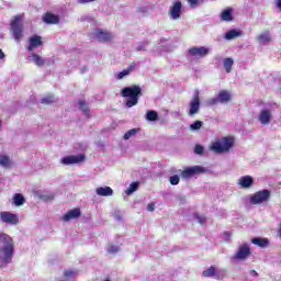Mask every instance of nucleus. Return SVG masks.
Here are the masks:
<instances>
[{
  "instance_id": "c9c22d12",
  "label": "nucleus",
  "mask_w": 281,
  "mask_h": 281,
  "mask_svg": "<svg viewBox=\"0 0 281 281\" xmlns=\"http://www.w3.org/2000/svg\"><path fill=\"white\" fill-rule=\"evenodd\" d=\"M42 104H54L55 100H54V95H47L45 98L42 99Z\"/></svg>"
},
{
  "instance_id": "37998d69",
  "label": "nucleus",
  "mask_w": 281,
  "mask_h": 281,
  "mask_svg": "<svg viewBox=\"0 0 281 281\" xmlns=\"http://www.w3.org/2000/svg\"><path fill=\"white\" fill-rule=\"evenodd\" d=\"M201 0H188V3L191 8H196Z\"/></svg>"
},
{
  "instance_id": "f704fd0d",
  "label": "nucleus",
  "mask_w": 281,
  "mask_h": 281,
  "mask_svg": "<svg viewBox=\"0 0 281 281\" xmlns=\"http://www.w3.org/2000/svg\"><path fill=\"white\" fill-rule=\"evenodd\" d=\"M79 108L86 113L89 114V106L85 100H79Z\"/></svg>"
},
{
  "instance_id": "49530a36",
  "label": "nucleus",
  "mask_w": 281,
  "mask_h": 281,
  "mask_svg": "<svg viewBox=\"0 0 281 281\" xmlns=\"http://www.w3.org/2000/svg\"><path fill=\"white\" fill-rule=\"evenodd\" d=\"M3 58H5V54H4L3 50L0 48V60H3Z\"/></svg>"
},
{
  "instance_id": "20e7f679",
  "label": "nucleus",
  "mask_w": 281,
  "mask_h": 281,
  "mask_svg": "<svg viewBox=\"0 0 281 281\" xmlns=\"http://www.w3.org/2000/svg\"><path fill=\"white\" fill-rule=\"evenodd\" d=\"M270 199L271 191L269 189H263L250 195V203L251 205H260L267 203Z\"/></svg>"
},
{
  "instance_id": "a19ab883",
  "label": "nucleus",
  "mask_w": 281,
  "mask_h": 281,
  "mask_svg": "<svg viewBox=\"0 0 281 281\" xmlns=\"http://www.w3.org/2000/svg\"><path fill=\"white\" fill-rule=\"evenodd\" d=\"M218 102H221L218 97L217 98H211V99H209L207 104L210 106H214V105L218 104Z\"/></svg>"
},
{
  "instance_id": "bb28decb",
  "label": "nucleus",
  "mask_w": 281,
  "mask_h": 281,
  "mask_svg": "<svg viewBox=\"0 0 281 281\" xmlns=\"http://www.w3.org/2000/svg\"><path fill=\"white\" fill-rule=\"evenodd\" d=\"M32 58H33V61L34 64L37 66V67H44L45 65V59H43V57H41L40 55H36V54H32Z\"/></svg>"
},
{
  "instance_id": "7ed1b4c3",
  "label": "nucleus",
  "mask_w": 281,
  "mask_h": 281,
  "mask_svg": "<svg viewBox=\"0 0 281 281\" xmlns=\"http://www.w3.org/2000/svg\"><path fill=\"white\" fill-rule=\"evenodd\" d=\"M234 148V138L223 137L222 142H213L211 144V150L217 155H223V153H229Z\"/></svg>"
},
{
  "instance_id": "c03bdc74",
  "label": "nucleus",
  "mask_w": 281,
  "mask_h": 281,
  "mask_svg": "<svg viewBox=\"0 0 281 281\" xmlns=\"http://www.w3.org/2000/svg\"><path fill=\"white\" fill-rule=\"evenodd\" d=\"M147 210H148V212H155V203H149L148 205H147Z\"/></svg>"
},
{
  "instance_id": "a878e982",
  "label": "nucleus",
  "mask_w": 281,
  "mask_h": 281,
  "mask_svg": "<svg viewBox=\"0 0 281 281\" xmlns=\"http://www.w3.org/2000/svg\"><path fill=\"white\" fill-rule=\"evenodd\" d=\"M202 276L203 278H212L216 276V268L214 266H211L209 269L202 272Z\"/></svg>"
},
{
  "instance_id": "8fccbe9b",
  "label": "nucleus",
  "mask_w": 281,
  "mask_h": 281,
  "mask_svg": "<svg viewBox=\"0 0 281 281\" xmlns=\"http://www.w3.org/2000/svg\"><path fill=\"white\" fill-rule=\"evenodd\" d=\"M49 201H54V194L49 195Z\"/></svg>"
},
{
  "instance_id": "6e6552de",
  "label": "nucleus",
  "mask_w": 281,
  "mask_h": 281,
  "mask_svg": "<svg viewBox=\"0 0 281 281\" xmlns=\"http://www.w3.org/2000/svg\"><path fill=\"white\" fill-rule=\"evenodd\" d=\"M199 109H201V97L199 95V92H196L189 104V115H196Z\"/></svg>"
},
{
  "instance_id": "393cba45",
  "label": "nucleus",
  "mask_w": 281,
  "mask_h": 281,
  "mask_svg": "<svg viewBox=\"0 0 281 281\" xmlns=\"http://www.w3.org/2000/svg\"><path fill=\"white\" fill-rule=\"evenodd\" d=\"M232 67H234V59L227 57L224 59V69L226 74H229L232 71Z\"/></svg>"
},
{
  "instance_id": "e433bc0d",
  "label": "nucleus",
  "mask_w": 281,
  "mask_h": 281,
  "mask_svg": "<svg viewBox=\"0 0 281 281\" xmlns=\"http://www.w3.org/2000/svg\"><path fill=\"white\" fill-rule=\"evenodd\" d=\"M108 254H117V251H120V247L113 245V244H110L108 246V249H106Z\"/></svg>"
},
{
  "instance_id": "c756f323",
  "label": "nucleus",
  "mask_w": 281,
  "mask_h": 281,
  "mask_svg": "<svg viewBox=\"0 0 281 281\" xmlns=\"http://www.w3.org/2000/svg\"><path fill=\"white\" fill-rule=\"evenodd\" d=\"M232 9H226L222 12V21H232Z\"/></svg>"
},
{
  "instance_id": "cd10ccee",
  "label": "nucleus",
  "mask_w": 281,
  "mask_h": 281,
  "mask_svg": "<svg viewBox=\"0 0 281 281\" xmlns=\"http://www.w3.org/2000/svg\"><path fill=\"white\" fill-rule=\"evenodd\" d=\"M133 69H135V66L131 65L127 69H124L121 72H119L117 80H122V78H125V76H130Z\"/></svg>"
},
{
  "instance_id": "473e14b6",
  "label": "nucleus",
  "mask_w": 281,
  "mask_h": 281,
  "mask_svg": "<svg viewBox=\"0 0 281 281\" xmlns=\"http://www.w3.org/2000/svg\"><path fill=\"white\" fill-rule=\"evenodd\" d=\"M135 135H137V130L132 128L124 134L123 139H131V137H133Z\"/></svg>"
},
{
  "instance_id": "9d476101",
  "label": "nucleus",
  "mask_w": 281,
  "mask_h": 281,
  "mask_svg": "<svg viewBox=\"0 0 281 281\" xmlns=\"http://www.w3.org/2000/svg\"><path fill=\"white\" fill-rule=\"evenodd\" d=\"M181 10H183V4L181 1H176L170 7L169 10V15L173 21H177V19H181Z\"/></svg>"
},
{
  "instance_id": "f3484780",
  "label": "nucleus",
  "mask_w": 281,
  "mask_h": 281,
  "mask_svg": "<svg viewBox=\"0 0 281 281\" xmlns=\"http://www.w3.org/2000/svg\"><path fill=\"white\" fill-rule=\"evenodd\" d=\"M81 211L80 209L76 207L74 210L68 211L64 217L63 221H65V223H69V221H71V218H80L81 216Z\"/></svg>"
},
{
  "instance_id": "4be33fe9",
  "label": "nucleus",
  "mask_w": 281,
  "mask_h": 281,
  "mask_svg": "<svg viewBox=\"0 0 281 281\" xmlns=\"http://www.w3.org/2000/svg\"><path fill=\"white\" fill-rule=\"evenodd\" d=\"M243 35V33L241 32H239V31H236V30H231V31H228L226 34H225V38L227 40V41H232V40H234V38H238V36H241Z\"/></svg>"
},
{
  "instance_id": "f8f14e48",
  "label": "nucleus",
  "mask_w": 281,
  "mask_h": 281,
  "mask_svg": "<svg viewBox=\"0 0 281 281\" xmlns=\"http://www.w3.org/2000/svg\"><path fill=\"white\" fill-rule=\"evenodd\" d=\"M188 54L189 56H200V58H203L210 54V49L205 46H201V47L193 46L189 48Z\"/></svg>"
},
{
  "instance_id": "1a4fd4ad",
  "label": "nucleus",
  "mask_w": 281,
  "mask_h": 281,
  "mask_svg": "<svg viewBox=\"0 0 281 281\" xmlns=\"http://www.w3.org/2000/svg\"><path fill=\"white\" fill-rule=\"evenodd\" d=\"M0 218L2 223H9V225H19V216L10 212H0Z\"/></svg>"
},
{
  "instance_id": "5701e85b",
  "label": "nucleus",
  "mask_w": 281,
  "mask_h": 281,
  "mask_svg": "<svg viewBox=\"0 0 281 281\" xmlns=\"http://www.w3.org/2000/svg\"><path fill=\"white\" fill-rule=\"evenodd\" d=\"M258 43H271V35L269 32L261 33L257 36Z\"/></svg>"
},
{
  "instance_id": "aec40b11",
  "label": "nucleus",
  "mask_w": 281,
  "mask_h": 281,
  "mask_svg": "<svg viewBox=\"0 0 281 281\" xmlns=\"http://www.w3.org/2000/svg\"><path fill=\"white\" fill-rule=\"evenodd\" d=\"M99 196H113V189L111 187H100L97 189Z\"/></svg>"
},
{
  "instance_id": "79ce46f5",
  "label": "nucleus",
  "mask_w": 281,
  "mask_h": 281,
  "mask_svg": "<svg viewBox=\"0 0 281 281\" xmlns=\"http://www.w3.org/2000/svg\"><path fill=\"white\" fill-rule=\"evenodd\" d=\"M194 153H195V155H203V153H204L203 146L202 145H195Z\"/></svg>"
},
{
  "instance_id": "a18cd8bd",
  "label": "nucleus",
  "mask_w": 281,
  "mask_h": 281,
  "mask_svg": "<svg viewBox=\"0 0 281 281\" xmlns=\"http://www.w3.org/2000/svg\"><path fill=\"white\" fill-rule=\"evenodd\" d=\"M95 0H78L79 3H91Z\"/></svg>"
},
{
  "instance_id": "2eb2a0df",
  "label": "nucleus",
  "mask_w": 281,
  "mask_h": 281,
  "mask_svg": "<svg viewBox=\"0 0 281 281\" xmlns=\"http://www.w3.org/2000/svg\"><path fill=\"white\" fill-rule=\"evenodd\" d=\"M43 21L46 25H58V23H60V18L52 12H46L43 15Z\"/></svg>"
},
{
  "instance_id": "ddd939ff",
  "label": "nucleus",
  "mask_w": 281,
  "mask_h": 281,
  "mask_svg": "<svg viewBox=\"0 0 281 281\" xmlns=\"http://www.w3.org/2000/svg\"><path fill=\"white\" fill-rule=\"evenodd\" d=\"M251 256V248L249 245L245 244L239 247L238 251L235 255L236 260H247Z\"/></svg>"
},
{
  "instance_id": "9b49d317",
  "label": "nucleus",
  "mask_w": 281,
  "mask_h": 281,
  "mask_svg": "<svg viewBox=\"0 0 281 281\" xmlns=\"http://www.w3.org/2000/svg\"><path fill=\"white\" fill-rule=\"evenodd\" d=\"M94 36L99 43H109L110 41H113V34L104 32L101 29L94 31Z\"/></svg>"
},
{
  "instance_id": "423d86ee",
  "label": "nucleus",
  "mask_w": 281,
  "mask_h": 281,
  "mask_svg": "<svg viewBox=\"0 0 281 281\" xmlns=\"http://www.w3.org/2000/svg\"><path fill=\"white\" fill-rule=\"evenodd\" d=\"M205 172V168L202 166H193V167H186L184 170L181 171L182 179H190L195 177V175H203Z\"/></svg>"
},
{
  "instance_id": "39448f33",
  "label": "nucleus",
  "mask_w": 281,
  "mask_h": 281,
  "mask_svg": "<svg viewBox=\"0 0 281 281\" xmlns=\"http://www.w3.org/2000/svg\"><path fill=\"white\" fill-rule=\"evenodd\" d=\"M11 30L15 41L19 43L23 38V24H21V15H16L11 22Z\"/></svg>"
},
{
  "instance_id": "f03ea898",
  "label": "nucleus",
  "mask_w": 281,
  "mask_h": 281,
  "mask_svg": "<svg viewBox=\"0 0 281 281\" xmlns=\"http://www.w3.org/2000/svg\"><path fill=\"white\" fill-rule=\"evenodd\" d=\"M121 95L123 98H128L125 102V105L127 109H133V106H136L137 102H139V97L142 95V87H125L122 89Z\"/></svg>"
},
{
  "instance_id": "a211bd4d",
  "label": "nucleus",
  "mask_w": 281,
  "mask_h": 281,
  "mask_svg": "<svg viewBox=\"0 0 281 281\" xmlns=\"http://www.w3.org/2000/svg\"><path fill=\"white\" fill-rule=\"evenodd\" d=\"M259 122L267 126V124H270L271 122V111L270 110H262L259 114Z\"/></svg>"
},
{
  "instance_id": "72a5a7b5",
  "label": "nucleus",
  "mask_w": 281,
  "mask_h": 281,
  "mask_svg": "<svg viewBox=\"0 0 281 281\" xmlns=\"http://www.w3.org/2000/svg\"><path fill=\"white\" fill-rule=\"evenodd\" d=\"M181 181V178L179 176L175 175L169 178V183L171 186H179V182Z\"/></svg>"
},
{
  "instance_id": "de8ad7c7",
  "label": "nucleus",
  "mask_w": 281,
  "mask_h": 281,
  "mask_svg": "<svg viewBox=\"0 0 281 281\" xmlns=\"http://www.w3.org/2000/svg\"><path fill=\"white\" fill-rule=\"evenodd\" d=\"M250 276L258 278V272L256 270H250Z\"/></svg>"
},
{
  "instance_id": "0eeeda50",
  "label": "nucleus",
  "mask_w": 281,
  "mask_h": 281,
  "mask_svg": "<svg viewBox=\"0 0 281 281\" xmlns=\"http://www.w3.org/2000/svg\"><path fill=\"white\" fill-rule=\"evenodd\" d=\"M87 159V156L85 154H78L76 156H67L61 159V164L64 166H71V164H82Z\"/></svg>"
},
{
  "instance_id": "ea45409f",
  "label": "nucleus",
  "mask_w": 281,
  "mask_h": 281,
  "mask_svg": "<svg viewBox=\"0 0 281 281\" xmlns=\"http://www.w3.org/2000/svg\"><path fill=\"white\" fill-rule=\"evenodd\" d=\"M74 276H76V272L74 270H65L64 271V278H66V279L74 278Z\"/></svg>"
},
{
  "instance_id": "dca6fc26",
  "label": "nucleus",
  "mask_w": 281,
  "mask_h": 281,
  "mask_svg": "<svg viewBox=\"0 0 281 281\" xmlns=\"http://www.w3.org/2000/svg\"><path fill=\"white\" fill-rule=\"evenodd\" d=\"M237 184L244 190H249L254 186V178L251 176H243L238 179Z\"/></svg>"
},
{
  "instance_id": "7c9ffc66",
  "label": "nucleus",
  "mask_w": 281,
  "mask_h": 281,
  "mask_svg": "<svg viewBox=\"0 0 281 281\" xmlns=\"http://www.w3.org/2000/svg\"><path fill=\"white\" fill-rule=\"evenodd\" d=\"M137 188H139V182H132L130 187L126 189V194H133V192H136Z\"/></svg>"
},
{
  "instance_id": "b1692460",
  "label": "nucleus",
  "mask_w": 281,
  "mask_h": 281,
  "mask_svg": "<svg viewBox=\"0 0 281 281\" xmlns=\"http://www.w3.org/2000/svg\"><path fill=\"white\" fill-rule=\"evenodd\" d=\"M13 203L19 207L25 203V198L21 193H15L13 196Z\"/></svg>"
},
{
  "instance_id": "4468645a",
  "label": "nucleus",
  "mask_w": 281,
  "mask_h": 281,
  "mask_svg": "<svg viewBox=\"0 0 281 281\" xmlns=\"http://www.w3.org/2000/svg\"><path fill=\"white\" fill-rule=\"evenodd\" d=\"M43 45V37L41 35H33L29 38L27 52H34L36 47H41Z\"/></svg>"
},
{
  "instance_id": "4c0bfd02",
  "label": "nucleus",
  "mask_w": 281,
  "mask_h": 281,
  "mask_svg": "<svg viewBox=\"0 0 281 281\" xmlns=\"http://www.w3.org/2000/svg\"><path fill=\"white\" fill-rule=\"evenodd\" d=\"M203 126V122L195 121L193 124H191L190 128L191 131H199Z\"/></svg>"
},
{
  "instance_id": "09e8293b",
  "label": "nucleus",
  "mask_w": 281,
  "mask_h": 281,
  "mask_svg": "<svg viewBox=\"0 0 281 281\" xmlns=\"http://www.w3.org/2000/svg\"><path fill=\"white\" fill-rule=\"evenodd\" d=\"M136 49H137V52H142V49H145V48L142 46H138Z\"/></svg>"
},
{
  "instance_id": "6ab92c4d",
  "label": "nucleus",
  "mask_w": 281,
  "mask_h": 281,
  "mask_svg": "<svg viewBox=\"0 0 281 281\" xmlns=\"http://www.w3.org/2000/svg\"><path fill=\"white\" fill-rule=\"evenodd\" d=\"M217 98L221 104H227V102L232 101V93H229L227 90H221L217 94Z\"/></svg>"
},
{
  "instance_id": "2f4dec72",
  "label": "nucleus",
  "mask_w": 281,
  "mask_h": 281,
  "mask_svg": "<svg viewBox=\"0 0 281 281\" xmlns=\"http://www.w3.org/2000/svg\"><path fill=\"white\" fill-rule=\"evenodd\" d=\"M0 166L8 168L10 166V157L5 155H0Z\"/></svg>"
},
{
  "instance_id": "58836bf2",
  "label": "nucleus",
  "mask_w": 281,
  "mask_h": 281,
  "mask_svg": "<svg viewBox=\"0 0 281 281\" xmlns=\"http://www.w3.org/2000/svg\"><path fill=\"white\" fill-rule=\"evenodd\" d=\"M195 218L198 221V223H200V225H205V222L207 221V218L203 215H199V214H195Z\"/></svg>"
},
{
  "instance_id": "412c9836",
  "label": "nucleus",
  "mask_w": 281,
  "mask_h": 281,
  "mask_svg": "<svg viewBox=\"0 0 281 281\" xmlns=\"http://www.w3.org/2000/svg\"><path fill=\"white\" fill-rule=\"evenodd\" d=\"M252 245H257V247H268L269 246V239L267 238H260V237H255L251 239Z\"/></svg>"
},
{
  "instance_id": "f257e3e1",
  "label": "nucleus",
  "mask_w": 281,
  "mask_h": 281,
  "mask_svg": "<svg viewBox=\"0 0 281 281\" xmlns=\"http://www.w3.org/2000/svg\"><path fill=\"white\" fill-rule=\"evenodd\" d=\"M0 245H2L1 251L3 252V262L4 265H10L14 257V241L12 240V237L8 234H0Z\"/></svg>"
},
{
  "instance_id": "c85d7f7f",
  "label": "nucleus",
  "mask_w": 281,
  "mask_h": 281,
  "mask_svg": "<svg viewBox=\"0 0 281 281\" xmlns=\"http://www.w3.org/2000/svg\"><path fill=\"white\" fill-rule=\"evenodd\" d=\"M159 119V114L157 113V111H148L146 114V120H148V122H156V120Z\"/></svg>"
}]
</instances>
